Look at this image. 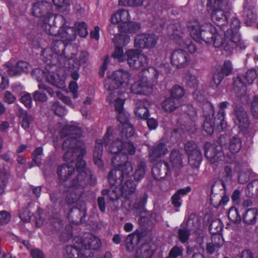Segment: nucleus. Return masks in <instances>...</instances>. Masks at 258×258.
Masks as SVG:
<instances>
[{
  "label": "nucleus",
  "mask_w": 258,
  "mask_h": 258,
  "mask_svg": "<svg viewBox=\"0 0 258 258\" xmlns=\"http://www.w3.org/2000/svg\"><path fill=\"white\" fill-rule=\"evenodd\" d=\"M178 238L180 242L184 244L186 243L190 237V231L189 228L187 227H184L182 228H179L177 232Z\"/></svg>",
  "instance_id": "864d4df0"
},
{
  "label": "nucleus",
  "mask_w": 258,
  "mask_h": 258,
  "mask_svg": "<svg viewBox=\"0 0 258 258\" xmlns=\"http://www.w3.org/2000/svg\"><path fill=\"white\" fill-rule=\"evenodd\" d=\"M229 104L228 101L220 102L218 105L219 110L217 115L214 118L215 111L213 104L210 102H207L204 105L203 114L205 120L202 127L207 135H213L215 128H216L219 132H222L226 128L227 122L225 120V109Z\"/></svg>",
  "instance_id": "7ed1b4c3"
},
{
  "label": "nucleus",
  "mask_w": 258,
  "mask_h": 258,
  "mask_svg": "<svg viewBox=\"0 0 258 258\" xmlns=\"http://www.w3.org/2000/svg\"><path fill=\"white\" fill-rule=\"evenodd\" d=\"M131 19L128 11L125 9H120L111 16L110 21L112 24H118V25L119 23H127Z\"/></svg>",
  "instance_id": "c9c22d12"
},
{
  "label": "nucleus",
  "mask_w": 258,
  "mask_h": 258,
  "mask_svg": "<svg viewBox=\"0 0 258 258\" xmlns=\"http://www.w3.org/2000/svg\"><path fill=\"white\" fill-rule=\"evenodd\" d=\"M32 74L36 75V78L39 82L45 80L58 89H63L66 87L64 79L55 73L46 72L41 69L37 68L33 70Z\"/></svg>",
  "instance_id": "ddd939ff"
},
{
  "label": "nucleus",
  "mask_w": 258,
  "mask_h": 258,
  "mask_svg": "<svg viewBox=\"0 0 258 258\" xmlns=\"http://www.w3.org/2000/svg\"><path fill=\"white\" fill-rule=\"evenodd\" d=\"M160 75L159 71L155 67H150L145 68L139 73V78H142L153 88L158 82V78Z\"/></svg>",
  "instance_id": "5701e85b"
},
{
  "label": "nucleus",
  "mask_w": 258,
  "mask_h": 258,
  "mask_svg": "<svg viewBox=\"0 0 258 258\" xmlns=\"http://www.w3.org/2000/svg\"><path fill=\"white\" fill-rule=\"evenodd\" d=\"M212 43L216 48L223 47V51H225V53L224 52L223 53L226 55H230L234 49L236 51L241 52L246 47L245 44H243L241 43L239 44L234 39H231L230 36H226L225 32L223 35V34L218 32L217 31L214 34Z\"/></svg>",
  "instance_id": "1a4fd4ad"
},
{
  "label": "nucleus",
  "mask_w": 258,
  "mask_h": 258,
  "mask_svg": "<svg viewBox=\"0 0 258 258\" xmlns=\"http://www.w3.org/2000/svg\"><path fill=\"white\" fill-rule=\"evenodd\" d=\"M185 79L186 80V86L190 88L195 90L194 92H192V95L195 99H198V97H195V94L197 92L198 87L199 86V82L196 76L188 73L185 75Z\"/></svg>",
  "instance_id": "a19ab883"
},
{
  "label": "nucleus",
  "mask_w": 258,
  "mask_h": 258,
  "mask_svg": "<svg viewBox=\"0 0 258 258\" xmlns=\"http://www.w3.org/2000/svg\"><path fill=\"white\" fill-rule=\"evenodd\" d=\"M5 66L7 69V71L8 75L10 77L21 76V73H20V71H19V68L17 67V63L15 65H14L12 62L9 61L6 62Z\"/></svg>",
  "instance_id": "5fc2aeb1"
},
{
  "label": "nucleus",
  "mask_w": 258,
  "mask_h": 258,
  "mask_svg": "<svg viewBox=\"0 0 258 258\" xmlns=\"http://www.w3.org/2000/svg\"><path fill=\"white\" fill-rule=\"evenodd\" d=\"M148 195L147 193L141 195L135 201L134 207L137 210L143 211L145 209V206L147 203Z\"/></svg>",
  "instance_id": "603ef678"
},
{
  "label": "nucleus",
  "mask_w": 258,
  "mask_h": 258,
  "mask_svg": "<svg viewBox=\"0 0 258 258\" xmlns=\"http://www.w3.org/2000/svg\"><path fill=\"white\" fill-rule=\"evenodd\" d=\"M80 240V243L84 252L89 250L92 254H93L92 251H98L102 246L101 240L91 233L87 234L84 238Z\"/></svg>",
  "instance_id": "412c9836"
},
{
  "label": "nucleus",
  "mask_w": 258,
  "mask_h": 258,
  "mask_svg": "<svg viewBox=\"0 0 258 258\" xmlns=\"http://www.w3.org/2000/svg\"><path fill=\"white\" fill-rule=\"evenodd\" d=\"M187 27L194 39L200 43L203 41L207 44H212L214 34L217 32L216 27L210 23L200 25L197 21H189Z\"/></svg>",
  "instance_id": "423d86ee"
},
{
  "label": "nucleus",
  "mask_w": 258,
  "mask_h": 258,
  "mask_svg": "<svg viewBox=\"0 0 258 258\" xmlns=\"http://www.w3.org/2000/svg\"><path fill=\"white\" fill-rule=\"evenodd\" d=\"M75 30L78 35L82 38H86L88 35V26L85 22H76L75 23Z\"/></svg>",
  "instance_id": "a18cd8bd"
},
{
  "label": "nucleus",
  "mask_w": 258,
  "mask_h": 258,
  "mask_svg": "<svg viewBox=\"0 0 258 258\" xmlns=\"http://www.w3.org/2000/svg\"><path fill=\"white\" fill-rule=\"evenodd\" d=\"M141 52V50L136 49L126 51V60L130 68L142 71L148 66L149 59L147 56Z\"/></svg>",
  "instance_id": "f8f14e48"
},
{
  "label": "nucleus",
  "mask_w": 258,
  "mask_h": 258,
  "mask_svg": "<svg viewBox=\"0 0 258 258\" xmlns=\"http://www.w3.org/2000/svg\"><path fill=\"white\" fill-rule=\"evenodd\" d=\"M179 106V101L170 96L166 98L162 104L163 109L167 112L174 111Z\"/></svg>",
  "instance_id": "ea45409f"
},
{
  "label": "nucleus",
  "mask_w": 258,
  "mask_h": 258,
  "mask_svg": "<svg viewBox=\"0 0 258 258\" xmlns=\"http://www.w3.org/2000/svg\"><path fill=\"white\" fill-rule=\"evenodd\" d=\"M204 154L206 159L214 166L217 167L219 164H222L227 158L225 156L222 147L216 146L210 142H206L204 145Z\"/></svg>",
  "instance_id": "9b49d317"
},
{
  "label": "nucleus",
  "mask_w": 258,
  "mask_h": 258,
  "mask_svg": "<svg viewBox=\"0 0 258 258\" xmlns=\"http://www.w3.org/2000/svg\"><path fill=\"white\" fill-rule=\"evenodd\" d=\"M188 156L189 166L194 169H199L201 165L203 155L199 146L194 141H188L184 146Z\"/></svg>",
  "instance_id": "4468645a"
},
{
  "label": "nucleus",
  "mask_w": 258,
  "mask_h": 258,
  "mask_svg": "<svg viewBox=\"0 0 258 258\" xmlns=\"http://www.w3.org/2000/svg\"><path fill=\"white\" fill-rule=\"evenodd\" d=\"M240 28V22L239 19L236 17H232L230 22V28L225 32L226 36L230 35L231 39H234L237 43H240L245 44V42L241 40L239 30Z\"/></svg>",
  "instance_id": "b1692460"
},
{
  "label": "nucleus",
  "mask_w": 258,
  "mask_h": 258,
  "mask_svg": "<svg viewBox=\"0 0 258 258\" xmlns=\"http://www.w3.org/2000/svg\"><path fill=\"white\" fill-rule=\"evenodd\" d=\"M227 2L226 0H208L207 5L212 11V21L223 31L227 26L230 14L225 11Z\"/></svg>",
  "instance_id": "6e6552de"
},
{
  "label": "nucleus",
  "mask_w": 258,
  "mask_h": 258,
  "mask_svg": "<svg viewBox=\"0 0 258 258\" xmlns=\"http://www.w3.org/2000/svg\"><path fill=\"white\" fill-rule=\"evenodd\" d=\"M234 112L239 127L245 129L248 128L249 125V120L244 108L241 106H235Z\"/></svg>",
  "instance_id": "2f4dec72"
},
{
  "label": "nucleus",
  "mask_w": 258,
  "mask_h": 258,
  "mask_svg": "<svg viewBox=\"0 0 258 258\" xmlns=\"http://www.w3.org/2000/svg\"><path fill=\"white\" fill-rule=\"evenodd\" d=\"M57 37L52 38V42L51 43L50 49L52 53L58 56H64L67 57L65 50L68 47V43L61 39H57Z\"/></svg>",
  "instance_id": "7c9ffc66"
},
{
  "label": "nucleus",
  "mask_w": 258,
  "mask_h": 258,
  "mask_svg": "<svg viewBox=\"0 0 258 258\" xmlns=\"http://www.w3.org/2000/svg\"><path fill=\"white\" fill-rule=\"evenodd\" d=\"M233 71V66L231 61L225 60L219 69H217L213 76L214 84L212 88H216L225 77L229 76Z\"/></svg>",
  "instance_id": "aec40b11"
},
{
  "label": "nucleus",
  "mask_w": 258,
  "mask_h": 258,
  "mask_svg": "<svg viewBox=\"0 0 258 258\" xmlns=\"http://www.w3.org/2000/svg\"><path fill=\"white\" fill-rule=\"evenodd\" d=\"M18 214L20 219L25 222H29L33 216V214L26 207L20 210Z\"/></svg>",
  "instance_id": "338daca9"
},
{
  "label": "nucleus",
  "mask_w": 258,
  "mask_h": 258,
  "mask_svg": "<svg viewBox=\"0 0 258 258\" xmlns=\"http://www.w3.org/2000/svg\"><path fill=\"white\" fill-rule=\"evenodd\" d=\"M118 4L121 6L139 7L143 5L142 0H119Z\"/></svg>",
  "instance_id": "774afa93"
},
{
  "label": "nucleus",
  "mask_w": 258,
  "mask_h": 258,
  "mask_svg": "<svg viewBox=\"0 0 258 258\" xmlns=\"http://www.w3.org/2000/svg\"><path fill=\"white\" fill-rule=\"evenodd\" d=\"M119 137L121 140H127L133 137L135 130L134 126L130 123H123L118 125Z\"/></svg>",
  "instance_id": "72a5a7b5"
},
{
  "label": "nucleus",
  "mask_w": 258,
  "mask_h": 258,
  "mask_svg": "<svg viewBox=\"0 0 258 258\" xmlns=\"http://www.w3.org/2000/svg\"><path fill=\"white\" fill-rule=\"evenodd\" d=\"M111 56L119 62H124L126 60V52L124 53L123 49L121 46H115L114 51Z\"/></svg>",
  "instance_id": "de8ad7c7"
},
{
  "label": "nucleus",
  "mask_w": 258,
  "mask_h": 258,
  "mask_svg": "<svg viewBox=\"0 0 258 258\" xmlns=\"http://www.w3.org/2000/svg\"><path fill=\"white\" fill-rule=\"evenodd\" d=\"M32 13L36 17H38V24L46 34H55L51 31L53 27L50 24L51 19H53V23L58 19H63L62 16H55L53 13L52 6L50 3L45 0H37L32 4Z\"/></svg>",
  "instance_id": "20e7f679"
},
{
  "label": "nucleus",
  "mask_w": 258,
  "mask_h": 258,
  "mask_svg": "<svg viewBox=\"0 0 258 258\" xmlns=\"http://www.w3.org/2000/svg\"><path fill=\"white\" fill-rule=\"evenodd\" d=\"M158 37L153 33H142L136 36L134 46L136 49L154 48L157 44Z\"/></svg>",
  "instance_id": "f3484780"
},
{
  "label": "nucleus",
  "mask_w": 258,
  "mask_h": 258,
  "mask_svg": "<svg viewBox=\"0 0 258 258\" xmlns=\"http://www.w3.org/2000/svg\"><path fill=\"white\" fill-rule=\"evenodd\" d=\"M70 164H63L58 167L57 174L59 183L67 181L74 173L75 168Z\"/></svg>",
  "instance_id": "c85d7f7f"
},
{
  "label": "nucleus",
  "mask_w": 258,
  "mask_h": 258,
  "mask_svg": "<svg viewBox=\"0 0 258 258\" xmlns=\"http://www.w3.org/2000/svg\"><path fill=\"white\" fill-rule=\"evenodd\" d=\"M84 253L80 243L78 245H67L64 249V255L66 258H82L91 256V254L86 255Z\"/></svg>",
  "instance_id": "cd10ccee"
},
{
  "label": "nucleus",
  "mask_w": 258,
  "mask_h": 258,
  "mask_svg": "<svg viewBox=\"0 0 258 258\" xmlns=\"http://www.w3.org/2000/svg\"><path fill=\"white\" fill-rule=\"evenodd\" d=\"M87 209L84 202L77 203L76 206L69 211L67 218L69 222L75 225H79L86 222Z\"/></svg>",
  "instance_id": "2eb2a0df"
},
{
  "label": "nucleus",
  "mask_w": 258,
  "mask_h": 258,
  "mask_svg": "<svg viewBox=\"0 0 258 258\" xmlns=\"http://www.w3.org/2000/svg\"><path fill=\"white\" fill-rule=\"evenodd\" d=\"M73 235V227L70 225H67L60 235V239L68 241L72 239Z\"/></svg>",
  "instance_id": "69168bd1"
},
{
  "label": "nucleus",
  "mask_w": 258,
  "mask_h": 258,
  "mask_svg": "<svg viewBox=\"0 0 258 258\" xmlns=\"http://www.w3.org/2000/svg\"><path fill=\"white\" fill-rule=\"evenodd\" d=\"M51 110L57 116L62 117L67 113V110L64 106H62L59 101H54L51 107Z\"/></svg>",
  "instance_id": "8fccbe9b"
},
{
  "label": "nucleus",
  "mask_w": 258,
  "mask_h": 258,
  "mask_svg": "<svg viewBox=\"0 0 258 258\" xmlns=\"http://www.w3.org/2000/svg\"><path fill=\"white\" fill-rule=\"evenodd\" d=\"M169 158L173 169L176 170L183 166L182 154L178 150L173 149L172 150Z\"/></svg>",
  "instance_id": "e433bc0d"
},
{
  "label": "nucleus",
  "mask_w": 258,
  "mask_h": 258,
  "mask_svg": "<svg viewBox=\"0 0 258 258\" xmlns=\"http://www.w3.org/2000/svg\"><path fill=\"white\" fill-rule=\"evenodd\" d=\"M166 144L164 143H157L151 148L149 151V161L154 163L158 158L162 157L167 152Z\"/></svg>",
  "instance_id": "a878e982"
},
{
  "label": "nucleus",
  "mask_w": 258,
  "mask_h": 258,
  "mask_svg": "<svg viewBox=\"0 0 258 258\" xmlns=\"http://www.w3.org/2000/svg\"><path fill=\"white\" fill-rule=\"evenodd\" d=\"M148 101L146 100H140L137 103L134 112L138 119L146 120L149 118L150 113L148 108Z\"/></svg>",
  "instance_id": "c756f323"
},
{
  "label": "nucleus",
  "mask_w": 258,
  "mask_h": 258,
  "mask_svg": "<svg viewBox=\"0 0 258 258\" xmlns=\"http://www.w3.org/2000/svg\"><path fill=\"white\" fill-rule=\"evenodd\" d=\"M143 237V233L141 232L130 234L126 238V248L130 251V248H135L136 244H138L141 241Z\"/></svg>",
  "instance_id": "58836bf2"
},
{
  "label": "nucleus",
  "mask_w": 258,
  "mask_h": 258,
  "mask_svg": "<svg viewBox=\"0 0 258 258\" xmlns=\"http://www.w3.org/2000/svg\"><path fill=\"white\" fill-rule=\"evenodd\" d=\"M147 167L146 162L144 161H141L137 165V168L134 174V177L135 181H140L145 174V170Z\"/></svg>",
  "instance_id": "49530a36"
},
{
  "label": "nucleus",
  "mask_w": 258,
  "mask_h": 258,
  "mask_svg": "<svg viewBox=\"0 0 258 258\" xmlns=\"http://www.w3.org/2000/svg\"><path fill=\"white\" fill-rule=\"evenodd\" d=\"M22 118L21 122L22 127L25 130L29 129L31 123L33 120V116L27 111H25L23 113Z\"/></svg>",
  "instance_id": "6e6d98bb"
},
{
  "label": "nucleus",
  "mask_w": 258,
  "mask_h": 258,
  "mask_svg": "<svg viewBox=\"0 0 258 258\" xmlns=\"http://www.w3.org/2000/svg\"><path fill=\"white\" fill-rule=\"evenodd\" d=\"M184 94L185 91L183 88L178 85H175L171 90L170 96L178 101V99L182 97Z\"/></svg>",
  "instance_id": "680f3d73"
},
{
  "label": "nucleus",
  "mask_w": 258,
  "mask_h": 258,
  "mask_svg": "<svg viewBox=\"0 0 258 258\" xmlns=\"http://www.w3.org/2000/svg\"><path fill=\"white\" fill-rule=\"evenodd\" d=\"M190 61V55L183 49H175L170 54L171 64L177 69L186 68Z\"/></svg>",
  "instance_id": "a211bd4d"
},
{
  "label": "nucleus",
  "mask_w": 258,
  "mask_h": 258,
  "mask_svg": "<svg viewBox=\"0 0 258 258\" xmlns=\"http://www.w3.org/2000/svg\"><path fill=\"white\" fill-rule=\"evenodd\" d=\"M243 222L247 225H253L256 223L258 210L256 208H249L242 212Z\"/></svg>",
  "instance_id": "f704fd0d"
},
{
  "label": "nucleus",
  "mask_w": 258,
  "mask_h": 258,
  "mask_svg": "<svg viewBox=\"0 0 258 258\" xmlns=\"http://www.w3.org/2000/svg\"><path fill=\"white\" fill-rule=\"evenodd\" d=\"M10 175L6 172L0 173V196L4 193Z\"/></svg>",
  "instance_id": "0e129e2a"
},
{
  "label": "nucleus",
  "mask_w": 258,
  "mask_h": 258,
  "mask_svg": "<svg viewBox=\"0 0 258 258\" xmlns=\"http://www.w3.org/2000/svg\"><path fill=\"white\" fill-rule=\"evenodd\" d=\"M122 141V154L112 158V164L114 169L108 173V179L111 184L116 183L117 181L120 182L123 178H130L133 173V166L132 163L128 161L127 155H134L136 147L131 141Z\"/></svg>",
  "instance_id": "f03ea898"
},
{
  "label": "nucleus",
  "mask_w": 258,
  "mask_h": 258,
  "mask_svg": "<svg viewBox=\"0 0 258 258\" xmlns=\"http://www.w3.org/2000/svg\"><path fill=\"white\" fill-rule=\"evenodd\" d=\"M233 171L231 165L227 164L224 166V171L222 173V178L221 181H223L226 182H228L231 181L232 178Z\"/></svg>",
  "instance_id": "052dcab7"
},
{
  "label": "nucleus",
  "mask_w": 258,
  "mask_h": 258,
  "mask_svg": "<svg viewBox=\"0 0 258 258\" xmlns=\"http://www.w3.org/2000/svg\"><path fill=\"white\" fill-rule=\"evenodd\" d=\"M226 185L223 181L215 182L211 187V194L222 195L226 194Z\"/></svg>",
  "instance_id": "c03bdc74"
},
{
  "label": "nucleus",
  "mask_w": 258,
  "mask_h": 258,
  "mask_svg": "<svg viewBox=\"0 0 258 258\" xmlns=\"http://www.w3.org/2000/svg\"><path fill=\"white\" fill-rule=\"evenodd\" d=\"M154 251L151 249L150 246L148 244L142 243L141 247L140 258H151L154 255Z\"/></svg>",
  "instance_id": "e2e57ef3"
},
{
  "label": "nucleus",
  "mask_w": 258,
  "mask_h": 258,
  "mask_svg": "<svg viewBox=\"0 0 258 258\" xmlns=\"http://www.w3.org/2000/svg\"><path fill=\"white\" fill-rule=\"evenodd\" d=\"M66 65L69 70H79L81 66V62L78 59L76 55L73 54L68 59Z\"/></svg>",
  "instance_id": "4d7b16f0"
},
{
  "label": "nucleus",
  "mask_w": 258,
  "mask_h": 258,
  "mask_svg": "<svg viewBox=\"0 0 258 258\" xmlns=\"http://www.w3.org/2000/svg\"><path fill=\"white\" fill-rule=\"evenodd\" d=\"M43 154V148L38 147L35 148L32 154V161L37 166L41 165V156Z\"/></svg>",
  "instance_id": "13d9d810"
},
{
  "label": "nucleus",
  "mask_w": 258,
  "mask_h": 258,
  "mask_svg": "<svg viewBox=\"0 0 258 258\" xmlns=\"http://www.w3.org/2000/svg\"><path fill=\"white\" fill-rule=\"evenodd\" d=\"M196 241L201 248L204 247L205 240L208 237L207 233L202 229H197L195 231Z\"/></svg>",
  "instance_id": "bf43d9fd"
},
{
  "label": "nucleus",
  "mask_w": 258,
  "mask_h": 258,
  "mask_svg": "<svg viewBox=\"0 0 258 258\" xmlns=\"http://www.w3.org/2000/svg\"><path fill=\"white\" fill-rule=\"evenodd\" d=\"M223 224L219 219H215L211 223L209 226V231L212 234V240L218 239V242H215L217 247H220L223 243V239L220 233L223 230Z\"/></svg>",
  "instance_id": "393cba45"
},
{
  "label": "nucleus",
  "mask_w": 258,
  "mask_h": 258,
  "mask_svg": "<svg viewBox=\"0 0 258 258\" xmlns=\"http://www.w3.org/2000/svg\"><path fill=\"white\" fill-rule=\"evenodd\" d=\"M130 77V73L123 70L114 71L108 76L107 79L104 81V83L105 89L108 92L107 97L108 100L110 102L113 100L115 91L124 85H127Z\"/></svg>",
  "instance_id": "0eeeda50"
},
{
  "label": "nucleus",
  "mask_w": 258,
  "mask_h": 258,
  "mask_svg": "<svg viewBox=\"0 0 258 258\" xmlns=\"http://www.w3.org/2000/svg\"><path fill=\"white\" fill-rule=\"evenodd\" d=\"M131 40L130 36L126 34H119L115 35L112 41L114 46H121L122 47L128 44Z\"/></svg>",
  "instance_id": "37998d69"
},
{
  "label": "nucleus",
  "mask_w": 258,
  "mask_h": 258,
  "mask_svg": "<svg viewBox=\"0 0 258 258\" xmlns=\"http://www.w3.org/2000/svg\"><path fill=\"white\" fill-rule=\"evenodd\" d=\"M76 148L67 150L63 156V160L68 163L76 161L77 175L71 181L68 190L83 189L88 185L94 186L96 180L93 177L91 170L86 168V162L83 157L86 150L83 142H77Z\"/></svg>",
  "instance_id": "f257e3e1"
},
{
  "label": "nucleus",
  "mask_w": 258,
  "mask_h": 258,
  "mask_svg": "<svg viewBox=\"0 0 258 258\" xmlns=\"http://www.w3.org/2000/svg\"><path fill=\"white\" fill-rule=\"evenodd\" d=\"M141 28V25L139 22L130 20L127 23H119L118 25V31L120 33H135Z\"/></svg>",
  "instance_id": "473e14b6"
},
{
  "label": "nucleus",
  "mask_w": 258,
  "mask_h": 258,
  "mask_svg": "<svg viewBox=\"0 0 258 258\" xmlns=\"http://www.w3.org/2000/svg\"><path fill=\"white\" fill-rule=\"evenodd\" d=\"M60 133L61 136L67 137L62 145L63 150L76 148L77 146V142H83L80 140L82 136V131L76 125H66L61 130Z\"/></svg>",
  "instance_id": "9d476101"
},
{
  "label": "nucleus",
  "mask_w": 258,
  "mask_h": 258,
  "mask_svg": "<svg viewBox=\"0 0 258 258\" xmlns=\"http://www.w3.org/2000/svg\"><path fill=\"white\" fill-rule=\"evenodd\" d=\"M242 147V142L240 138L234 137L230 140L229 149L232 153L238 152Z\"/></svg>",
  "instance_id": "3c124183"
},
{
  "label": "nucleus",
  "mask_w": 258,
  "mask_h": 258,
  "mask_svg": "<svg viewBox=\"0 0 258 258\" xmlns=\"http://www.w3.org/2000/svg\"><path fill=\"white\" fill-rule=\"evenodd\" d=\"M111 134L109 133V128L102 140H97L95 143L94 151L93 154L94 163L99 169L103 168L104 165L102 160L103 147H106L109 145L111 140Z\"/></svg>",
  "instance_id": "dca6fc26"
},
{
  "label": "nucleus",
  "mask_w": 258,
  "mask_h": 258,
  "mask_svg": "<svg viewBox=\"0 0 258 258\" xmlns=\"http://www.w3.org/2000/svg\"><path fill=\"white\" fill-rule=\"evenodd\" d=\"M129 178H124L120 182L117 181L116 183L111 184L108 175V181L112 189L110 192L107 188L103 189L101 190V194L103 196L108 195L110 200L112 201H116L122 197L125 199L129 200L137 189V184L135 182Z\"/></svg>",
  "instance_id": "39448f33"
},
{
  "label": "nucleus",
  "mask_w": 258,
  "mask_h": 258,
  "mask_svg": "<svg viewBox=\"0 0 258 258\" xmlns=\"http://www.w3.org/2000/svg\"><path fill=\"white\" fill-rule=\"evenodd\" d=\"M152 91L153 88L142 78H140L139 81L135 82L131 86V92L135 94L148 95Z\"/></svg>",
  "instance_id": "bb28decb"
},
{
  "label": "nucleus",
  "mask_w": 258,
  "mask_h": 258,
  "mask_svg": "<svg viewBox=\"0 0 258 258\" xmlns=\"http://www.w3.org/2000/svg\"><path fill=\"white\" fill-rule=\"evenodd\" d=\"M152 173L155 180H159L171 175V168L167 162L161 160L153 166Z\"/></svg>",
  "instance_id": "4be33fe9"
},
{
  "label": "nucleus",
  "mask_w": 258,
  "mask_h": 258,
  "mask_svg": "<svg viewBox=\"0 0 258 258\" xmlns=\"http://www.w3.org/2000/svg\"><path fill=\"white\" fill-rule=\"evenodd\" d=\"M51 26L53 27V29H51V31L55 34H48L49 35L54 37H59L68 43L75 40L76 36L74 28L62 25L59 27V29L56 30L57 27L55 26V24L54 25H51Z\"/></svg>",
  "instance_id": "6ab92c4d"
},
{
  "label": "nucleus",
  "mask_w": 258,
  "mask_h": 258,
  "mask_svg": "<svg viewBox=\"0 0 258 258\" xmlns=\"http://www.w3.org/2000/svg\"><path fill=\"white\" fill-rule=\"evenodd\" d=\"M228 217L234 223H240L242 219L239 210L236 207H231L229 209L228 212Z\"/></svg>",
  "instance_id": "09e8293b"
},
{
  "label": "nucleus",
  "mask_w": 258,
  "mask_h": 258,
  "mask_svg": "<svg viewBox=\"0 0 258 258\" xmlns=\"http://www.w3.org/2000/svg\"><path fill=\"white\" fill-rule=\"evenodd\" d=\"M245 14V23L247 26H251L256 21L257 15L254 6H251L246 9V5L243 6Z\"/></svg>",
  "instance_id": "4c0bfd02"
},
{
  "label": "nucleus",
  "mask_w": 258,
  "mask_h": 258,
  "mask_svg": "<svg viewBox=\"0 0 258 258\" xmlns=\"http://www.w3.org/2000/svg\"><path fill=\"white\" fill-rule=\"evenodd\" d=\"M122 141L117 139L112 142L109 147V151L110 153L114 154L111 157V161L112 158H115L116 155H121L122 150Z\"/></svg>",
  "instance_id": "79ce46f5"
}]
</instances>
